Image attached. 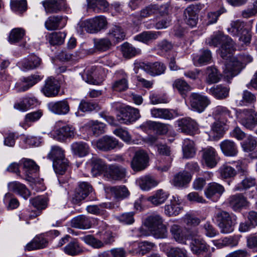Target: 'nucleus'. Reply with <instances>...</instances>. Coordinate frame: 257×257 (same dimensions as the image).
<instances>
[{
	"instance_id": "obj_1",
	"label": "nucleus",
	"mask_w": 257,
	"mask_h": 257,
	"mask_svg": "<svg viewBox=\"0 0 257 257\" xmlns=\"http://www.w3.org/2000/svg\"><path fill=\"white\" fill-rule=\"evenodd\" d=\"M210 46L217 47L221 44L219 49L220 56L223 59L230 58L231 54L234 51V45L232 39L221 32H218L212 35L207 41Z\"/></svg>"
},
{
	"instance_id": "obj_2",
	"label": "nucleus",
	"mask_w": 257,
	"mask_h": 257,
	"mask_svg": "<svg viewBox=\"0 0 257 257\" xmlns=\"http://www.w3.org/2000/svg\"><path fill=\"white\" fill-rule=\"evenodd\" d=\"M163 222L164 219L162 216L154 214L146 219L145 224L155 238H166L168 236V230Z\"/></svg>"
},
{
	"instance_id": "obj_3",
	"label": "nucleus",
	"mask_w": 257,
	"mask_h": 257,
	"mask_svg": "<svg viewBox=\"0 0 257 257\" xmlns=\"http://www.w3.org/2000/svg\"><path fill=\"white\" fill-rule=\"evenodd\" d=\"M65 151L58 146L51 147L47 157L53 161V166L57 174H63L68 166V160L65 157Z\"/></svg>"
},
{
	"instance_id": "obj_4",
	"label": "nucleus",
	"mask_w": 257,
	"mask_h": 257,
	"mask_svg": "<svg viewBox=\"0 0 257 257\" xmlns=\"http://www.w3.org/2000/svg\"><path fill=\"white\" fill-rule=\"evenodd\" d=\"M236 115L238 121L247 128L251 130L257 125V112L253 108L237 110Z\"/></svg>"
},
{
	"instance_id": "obj_5",
	"label": "nucleus",
	"mask_w": 257,
	"mask_h": 257,
	"mask_svg": "<svg viewBox=\"0 0 257 257\" xmlns=\"http://www.w3.org/2000/svg\"><path fill=\"white\" fill-rule=\"evenodd\" d=\"M107 22L105 17L102 16H96L92 19H88L81 22L80 27L89 33L94 34L105 29Z\"/></svg>"
},
{
	"instance_id": "obj_6",
	"label": "nucleus",
	"mask_w": 257,
	"mask_h": 257,
	"mask_svg": "<svg viewBox=\"0 0 257 257\" xmlns=\"http://www.w3.org/2000/svg\"><path fill=\"white\" fill-rule=\"evenodd\" d=\"M214 217L222 233H229L233 231L234 223L228 212L219 210L215 213Z\"/></svg>"
},
{
	"instance_id": "obj_7",
	"label": "nucleus",
	"mask_w": 257,
	"mask_h": 257,
	"mask_svg": "<svg viewBox=\"0 0 257 257\" xmlns=\"http://www.w3.org/2000/svg\"><path fill=\"white\" fill-rule=\"evenodd\" d=\"M140 117L139 110L131 106L122 108L117 115V119L121 123H128L136 121Z\"/></svg>"
},
{
	"instance_id": "obj_8",
	"label": "nucleus",
	"mask_w": 257,
	"mask_h": 257,
	"mask_svg": "<svg viewBox=\"0 0 257 257\" xmlns=\"http://www.w3.org/2000/svg\"><path fill=\"white\" fill-rule=\"evenodd\" d=\"M81 239L86 243L94 248H100L106 244H110L114 241V235L110 232L104 234L103 241L95 238L91 235H87L81 237Z\"/></svg>"
},
{
	"instance_id": "obj_9",
	"label": "nucleus",
	"mask_w": 257,
	"mask_h": 257,
	"mask_svg": "<svg viewBox=\"0 0 257 257\" xmlns=\"http://www.w3.org/2000/svg\"><path fill=\"white\" fill-rule=\"evenodd\" d=\"M243 68L242 63L238 60L237 57L231 58L225 64L224 75L227 78H231L239 74Z\"/></svg>"
},
{
	"instance_id": "obj_10",
	"label": "nucleus",
	"mask_w": 257,
	"mask_h": 257,
	"mask_svg": "<svg viewBox=\"0 0 257 257\" xmlns=\"http://www.w3.org/2000/svg\"><path fill=\"white\" fill-rule=\"evenodd\" d=\"M94 146L100 151L108 152L116 148L118 145V141L114 138L104 136L92 143Z\"/></svg>"
},
{
	"instance_id": "obj_11",
	"label": "nucleus",
	"mask_w": 257,
	"mask_h": 257,
	"mask_svg": "<svg viewBox=\"0 0 257 257\" xmlns=\"http://www.w3.org/2000/svg\"><path fill=\"white\" fill-rule=\"evenodd\" d=\"M210 103L209 98L197 93H192L190 95V105L192 109L198 112H203Z\"/></svg>"
},
{
	"instance_id": "obj_12",
	"label": "nucleus",
	"mask_w": 257,
	"mask_h": 257,
	"mask_svg": "<svg viewBox=\"0 0 257 257\" xmlns=\"http://www.w3.org/2000/svg\"><path fill=\"white\" fill-rule=\"evenodd\" d=\"M41 4L47 14L57 13L67 8L66 0H44Z\"/></svg>"
},
{
	"instance_id": "obj_13",
	"label": "nucleus",
	"mask_w": 257,
	"mask_h": 257,
	"mask_svg": "<svg viewBox=\"0 0 257 257\" xmlns=\"http://www.w3.org/2000/svg\"><path fill=\"white\" fill-rule=\"evenodd\" d=\"M101 71L97 70L95 66L87 67L83 75V79L87 83L93 85H100L103 80L100 74Z\"/></svg>"
},
{
	"instance_id": "obj_14",
	"label": "nucleus",
	"mask_w": 257,
	"mask_h": 257,
	"mask_svg": "<svg viewBox=\"0 0 257 257\" xmlns=\"http://www.w3.org/2000/svg\"><path fill=\"white\" fill-rule=\"evenodd\" d=\"M148 161L149 157L147 153L143 150H139L136 152L131 166L134 171H141L147 167Z\"/></svg>"
},
{
	"instance_id": "obj_15",
	"label": "nucleus",
	"mask_w": 257,
	"mask_h": 257,
	"mask_svg": "<svg viewBox=\"0 0 257 257\" xmlns=\"http://www.w3.org/2000/svg\"><path fill=\"white\" fill-rule=\"evenodd\" d=\"M74 134L75 128L70 125L55 128L51 133L53 138L60 142L64 141L68 138H73Z\"/></svg>"
},
{
	"instance_id": "obj_16",
	"label": "nucleus",
	"mask_w": 257,
	"mask_h": 257,
	"mask_svg": "<svg viewBox=\"0 0 257 257\" xmlns=\"http://www.w3.org/2000/svg\"><path fill=\"white\" fill-rule=\"evenodd\" d=\"M137 66L153 76L162 74L166 70L165 66L163 63L158 62L153 63H140L137 64Z\"/></svg>"
},
{
	"instance_id": "obj_17",
	"label": "nucleus",
	"mask_w": 257,
	"mask_h": 257,
	"mask_svg": "<svg viewBox=\"0 0 257 257\" xmlns=\"http://www.w3.org/2000/svg\"><path fill=\"white\" fill-rule=\"evenodd\" d=\"M224 187L215 182L210 183L208 184L205 190V195L207 198L216 201L224 192Z\"/></svg>"
},
{
	"instance_id": "obj_18",
	"label": "nucleus",
	"mask_w": 257,
	"mask_h": 257,
	"mask_svg": "<svg viewBox=\"0 0 257 257\" xmlns=\"http://www.w3.org/2000/svg\"><path fill=\"white\" fill-rule=\"evenodd\" d=\"M41 80L40 75L34 74L23 78L20 82L16 83L15 87L19 92L25 91L34 86Z\"/></svg>"
},
{
	"instance_id": "obj_19",
	"label": "nucleus",
	"mask_w": 257,
	"mask_h": 257,
	"mask_svg": "<svg viewBox=\"0 0 257 257\" xmlns=\"http://www.w3.org/2000/svg\"><path fill=\"white\" fill-rule=\"evenodd\" d=\"M104 176L109 180H120L125 177V169L116 165H110L104 172Z\"/></svg>"
},
{
	"instance_id": "obj_20",
	"label": "nucleus",
	"mask_w": 257,
	"mask_h": 257,
	"mask_svg": "<svg viewBox=\"0 0 257 257\" xmlns=\"http://www.w3.org/2000/svg\"><path fill=\"white\" fill-rule=\"evenodd\" d=\"M202 158L205 164L210 168L214 167L218 161L217 153L212 147H208L203 149Z\"/></svg>"
},
{
	"instance_id": "obj_21",
	"label": "nucleus",
	"mask_w": 257,
	"mask_h": 257,
	"mask_svg": "<svg viewBox=\"0 0 257 257\" xmlns=\"http://www.w3.org/2000/svg\"><path fill=\"white\" fill-rule=\"evenodd\" d=\"M41 63L40 58L35 55H31L25 58L19 63V66L24 71L35 69Z\"/></svg>"
},
{
	"instance_id": "obj_22",
	"label": "nucleus",
	"mask_w": 257,
	"mask_h": 257,
	"mask_svg": "<svg viewBox=\"0 0 257 257\" xmlns=\"http://www.w3.org/2000/svg\"><path fill=\"white\" fill-rule=\"evenodd\" d=\"M59 86L56 80L54 78H48L45 82L42 91L47 97H54L58 94Z\"/></svg>"
},
{
	"instance_id": "obj_23",
	"label": "nucleus",
	"mask_w": 257,
	"mask_h": 257,
	"mask_svg": "<svg viewBox=\"0 0 257 257\" xmlns=\"http://www.w3.org/2000/svg\"><path fill=\"white\" fill-rule=\"evenodd\" d=\"M193 238L190 244L191 251L195 254L199 255L208 250V247L205 241L197 236L196 233H193Z\"/></svg>"
},
{
	"instance_id": "obj_24",
	"label": "nucleus",
	"mask_w": 257,
	"mask_h": 257,
	"mask_svg": "<svg viewBox=\"0 0 257 257\" xmlns=\"http://www.w3.org/2000/svg\"><path fill=\"white\" fill-rule=\"evenodd\" d=\"M216 118L223 125L229 123L233 119L231 112L227 108L221 106H217L214 112Z\"/></svg>"
},
{
	"instance_id": "obj_25",
	"label": "nucleus",
	"mask_w": 257,
	"mask_h": 257,
	"mask_svg": "<svg viewBox=\"0 0 257 257\" xmlns=\"http://www.w3.org/2000/svg\"><path fill=\"white\" fill-rule=\"evenodd\" d=\"M65 22L62 16H51L48 18L45 22V27L49 31L55 30L63 28Z\"/></svg>"
},
{
	"instance_id": "obj_26",
	"label": "nucleus",
	"mask_w": 257,
	"mask_h": 257,
	"mask_svg": "<svg viewBox=\"0 0 257 257\" xmlns=\"http://www.w3.org/2000/svg\"><path fill=\"white\" fill-rule=\"evenodd\" d=\"M196 11L197 7L193 5L189 6L184 11L185 21L188 25L191 27H194L197 24L198 15Z\"/></svg>"
},
{
	"instance_id": "obj_27",
	"label": "nucleus",
	"mask_w": 257,
	"mask_h": 257,
	"mask_svg": "<svg viewBox=\"0 0 257 257\" xmlns=\"http://www.w3.org/2000/svg\"><path fill=\"white\" fill-rule=\"evenodd\" d=\"M92 190V187L90 184L86 182H81L74 194L73 199L75 200L76 202H79L88 196Z\"/></svg>"
},
{
	"instance_id": "obj_28",
	"label": "nucleus",
	"mask_w": 257,
	"mask_h": 257,
	"mask_svg": "<svg viewBox=\"0 0 257 257\" xmlns=\"http://www.w3.org/2000/svg\"><path fill=\"white\" fill-rule=\"evenodd\" d=\"M178 125L181 132L190 135L198 128L197 123L190 118H184L179 120Z\"/></svg>"
},
{
	"instance_id": "obj_29",
	"label": "nucleus",
	"mask_w": 257,
	"mask_h": 257,
	"mask_svg": "<svg viewBox=\"0 0 257 257\" xmlns=\"http://www.w3.org/2000/svg\"><path fill=\"white\" fill-rule=\"evenodd\" d=\"M48 107L51 111L59 115L66 114L70 110L69 104L65 100L51 102L48 104Z\"/></svg>"
},
{
	"instance_id": "obj_30",
	"label": "nucleus",
	"mask_w": 257,
	"mask_h": 257,
	"mask_svg": "<svg viewBox=\"0 0 257 257\" xmlns=\"http://www.w3.org/2000/svg\"><path fill=\"white\" fill-rule=\"evenodd\" d=\"M182 209L178 199L173 197L170 200V204L164 206V213L168 216L178 215Z\"/></svg>"
},
{
	"instance_id": "obj_31",
	"label": "nucleus",
	"mask_w": 257,
	"mask_h": 257,
	"mask_svg": "<svg viewBox=\"0 0 257 257\" xmlns=\"http://www.w3.org/2000/svg\"><path fill=\"white\" fill-rule=\"evenodd\" d=\"M191 179L190 174L186 171L178 173L174 175L171 183L175 187H183L188 184Z\"/></svg>"
},
{
	"instance_id": "obj_32",
	"label": "nucleus",
	"mask_w": 257,
	"mask_h": 257,
	"mask_svg": "<svg viewBox=\"0 0 257 257\" xmlns=\"http://www.w3.org/2000/svg\"><path fill=\"white\" fill-rule=\"evenodd\" d=\"M137 183L141 189L148 191L158 185L159 182L151 176H144L137 180Z\"/></svg>"
},
{
	"instance_id": "obj_33",
	"label": "nucleus",
	"mask_w": 257,
	"mask_h": 257,
	"mask_svg": "<svg viewBox=\"0 0 257 257\" xmlns=\"http://www.w3.org/2000/svg\"><path fill=\"white\" fill-rule=\"evenodd\" d=\"M8 187L9 190L17 193L25 199H27L31 195L30 191L26 186L19 182L14 181L9 183Z\"/></svg>"
},
{
	"instance_id": "obj_34",
	"label": "nucleus",
	"mask_w": 257,
	"mask_h": 257,
	"mask_svg": "<svg viewBox=\"0 0 257 257\" xmlns=\"http://www.w3.org/2000/svg\"><path fill=\"white\" fill-rule=\"evenodd\" d=\"M169 194L163 189H159L152 196L149 197L147 200L155 206L163 204L168 199Z\"/></svg>"
},
{
	"instance_id": "obj_35",
	"label": "nucleus",
	"mask_w": 257,
	"mask_h": 257,
	"mask_svg": "<svg viewBox=\"0 0 257 257\" xmlns=\"http://www.w3.org/2000/svg\"><path fill=\"white\" fill-rule=\"evenodd\" d=\"M90 164L91 173L94 176H96L102 172L104 173L108 168L101 159L97 157H93L91 159Z\"/></svg>"
},
{
	"instance_id": "obj_36",
	"label": "nucleus",
	"mask_w": 257,
	"mask_h": 257,
	"mask_svg": "<svg viewBox=\"0 0 257 257\" xmlns=\"http://www.w3.org/2000/svg\"><path fill=\"white\" fill-rule=\"evenodd\" d=\"M85 126L96 136H98L105 132V125L97 120H90L85 124Z\"/></svg>"
},
{
	"instance_id": "obj_37",
	"label": "nucleus",
	"mask_w": 257,
	"mask_h": 257,
	"mask_svg": "<svg viewBox=\"0 0 257 257\" xmlns=\"http://www.w3.org/2000/svg\"><path fill=\"white\" fill-rule=\"evenodd\" d=\"M228 203L233 210H236L246 206L247 201L242 194H238L231 196L228 198Z\"/></svg>"
},
{
	"instance_id": "obj_38",
	"label": "nucleus",
	"mask_w": 257,
	"mask_h": 257,
	"mask_svg": "<svg viewBox=\"0 0 257 257\" xmlns=\"http://www.w3.org/2000/svg\"><path fill=\"white\" fill-rule=\"evenodd\" d=\"M223 153L227 156H234L237 153V147L233 141L225 140L220 144Z\"/></svg>"
},
{
	"instance_id": "obj_39",
	"label": "nucleus",
	"mask_w": 257,
	"mask_h": 257,
	"mask_svg": "<svg viewBox=\"0 0 257 257\" xmlns=\"http://www.w3.org/2000/svg\"><path fill=\"white\" fill-rule=\"evenodd\" d=\"M71 147L73 154L79 157H84L89 152V147L85 143L75 142L71 145Z\"/></svg>"
},
{
	"instance_id": "obj_40",
	"label": "nucleus",
	"mask_w": 257,
	"mask_h": 257,
	"mask_svg": "<svg viewBox=\"0 0 257 257\" xmlns=\"http://www.w3.org/2000/svg\"><path fill=\"white\" fill-rule=\"evenodd\" d=\"M160 34L159 32L145 31L136 36L135 40L144 43H148L156 39Z\"/></svg>"
},
{
	"instance_id": "obj_41",
	"label": "nucleus",
	"mask_w": 257,
	"mask_h": 257,
	"mask_svg": "<svg viewBox=\"0 0 257 257\" xmlns=\"http://www.w3.org/2000/svg\"><path fill=\"white\" fill-rule=\"evenodd\" d=\"M229 89L221 85L211 88L209 93L217 99H223L228 96Z\"/></svg>"
},
{
	"instance_id": "obj_42",
	"label": "nucleus",
	"mask_w": 257,
	"mask_h": 257,
	"mask_svg": "<svg viewBox=\"0 0 257 257\" xmlns=\"http://www.w3.org/2000/svg\"><path fill=\"white\" fill-rule=\"evenodd\" d=\"M71 223L72 227L80 229H87L91 226L89 219L84 215L74 217L72 219Z\"/></svg>"
},
{
	"instance_id": "obj_43",
	"label": "nucleus",
	"mask_w": 257,
	"mask_h": 257,
	"mask_svg": "<svg viewBox=\"0 0 257 257\" xmlns=\"http://www.w3.org/2000/svg\"><path fill=\"white\" fill-rule=\"evenodd\" d=\"M64 251L69 255L75 256L82 253L83 250L77 241L73 240L64 248Z\"/></svg>"
},
{
	"instance_id": "obj_44",
	"label": "nucleus",
	"mask_w": 257,
	"mask_h": 257,
	"mask_svg": "<svg viewBox=\"0 0 257 257\" xmlns=\"http://www.w3.org/2000/svg\"><path fill=\"white\" fill-rule=\"evenodd\" d=\"M182 150L183 157L185 158H192L196 153V149L193 141L188 139L184 140Z\"/></svg>"
},
{
	"instance_id": "obj_45",
	"label": "nucleus",
	"mask_w": 257,
	"mask_h": 257,
	"mask_svg": "<svg viewBox=\"0 0 257 257\" xmlns=\"http://www.w3.org/2000/svg\"><path fill=\"white\" fill-rule=\"evenodd\" d=\"M244 27V23L240 20L232 21L230 23V27L227 28V31L232 36H240L243 30H246Z\"/></svg>"
},
{
	"instance_id": "obj_46",
	"label": "nucleus",
	"mask_w": 257,
	"mask_h": 257,
	"mask_svg": "<svg viewBox=\"0 0 257 257\" xmlns=\"http://www.w3.org/2000/svg\"><path fill=\"white\" fill-rule=\"evenodd\" d=\"M88 6L92 8L96 13L104 12L108 9V3L105 0H94L91 2L90 0H87Z\"/></svg>"
},
{
	"instance_id": "obj_47",
	"label": "nucleus",
	"mask_w": 257,
	"mask_h": 257,
	"mask_svg": "<svg viewBox=\"0 0 257 257\" xmlns=\"http://www.w3.org/2000/svg\"><path fill=\"white\" fill-rule=\"evenodd\" d=\"M206 73L205 81L207 84L217 83L220 79V75L217 69L215 67H208L206 68Z\"/></svg>"
},
{
	"instance_id": "obj_48",
	"label": "nucleus",
	"mask_w": 257,
	"mask_h": 257,
	"mask_svg": "<svg viewBox=\"0 0 257 257\" xmlns=\"http://www.w3.org/2000/svg\"><path fill=\"white\" fill-rule=\"evenodd\" d=\"M170 232L174 239L179 243H185L186 236L182 228L177 224H173L170 227Z\"/></svg>"
},
{
	"instance_id": "obj_49",
	"label": "nucleus",
	"mask_w": 257,
	"mask_h": 257,
	"mask_svg": "<svg viewBox=\"0 0 257 257\" xmlns=\"http://www.w3.org/2000/svg\"><path fill=\"white\" fill-rule=\"evenodd\" d=\"M108 36L110 39L114 42L122 41L125 37L122 29L117 26L112 27L109 30Z\"/></svg>"
},
{
	"instance_id": "obj_50",
	"label": "nucleus",
	"mask_w": 257,
	"mask_h": 257,
	"mask_svg": "<svg viewBox=\"0 0 257 257\" xmlns=\"http://www.w3.org/2000/svg\"><path fill=\"white\" fill-rule=\"evenodd\" d=\"M173 86L183 97H185L186 95V94L191 89L190 86L185 80L181 79L175 80L173 84Z\"/></svg>"
},
{
	"instance_id": "obj_51",
	"label": "nucleus",
	"mask_w": 257,
	"mask_h": 257,
	"mask_svg": "<svg viewBox=\"0 0 257 257\" xmlns=\"http://www.w3.org/2000/svg\"><path fill=\"white\" fill-rule=\"evenodd\" d=\"M25 35V31L22 28L13 29L9 36V42L11 44H15L20 42Z\"/></svg>"
},
{
	"instance_id": "obj_52",
	"label": "nucleus",
	"mask_w": 257,
	"mask_h": 257,
	"mask_svg": "<svg viewBox=\"0 0 257 257\" xmlns=\"http://www.w3.org/2000/svg\"><path fill=\"white\" fill-rule=\"evenodd\" d=\"M153 117L170 119L173 118V114L168 109L154 108L151 110Z\"/></svg>"
},
{
	"instance_id": "obj_53",
	"label": "nucleus",
	"mask_w": 257,
	"mask_h": 257,
	"mask_svg": "<svg viewBox=\"0 0 257 257\" xmlns=\"http://www.w3.org/2000/svg\"><path fill=\"white\" fill-rule=\"evenodd\" d=\"M21 162L23 165V169L27 175L36 173L39 169L38 166L31 159H23Z\"/></svg>"
},
{
	"instance_id": "obj_54",
	"label": "nucleus",
	"mask_w": 257,
	"mask_h": 257,
	"mask_svg": "<svg viewBox=\"0 0 257 257\" xmlns=\"http://www.w3.org/2000/svg\"><path fill=\"white\" fill-rule=\"evenodd\" d=\"M123 56L126 58H132L140 53L139 49H137L128 43H124L121 47Z\"/></svg>"
},
{
	"instance_id": "obj_55",
	"label": "nucleus",
	"mask_w": 257,
	"mask_h": 257,
	"mask_svg": "<svg viewBox=\"0 0 257 257\" xmlns=\"http://www.w3.org/2000/svg\"><path fill=\"white\" fill-rule=\"evenodd\" d=\"M165 252L168 257H188L187 250L178 247H170Z\"/></svg>"
},
{
	"instance_id": "obj_56",
	"label": "nucleus",
	"mask_w": 257,
	"mask_h": 257,
	"mask_svg": "<svg viewBox=\"0 0 257 257\" xmlns=\"http://www.w3.org/2000/svg\"><path fill=\"white\" fill-rule=\"evenodd\" d=\"M219 173L221 178L224 179L233 178L237 174L235 169L227 164H224L219 168Z\"/></svg>"
},
{
	"instance_id": "obj_57",
	"label": "nucleus",
	"mask_w": 257,
	"mask_h": 257,
	"mask_svg": "<svg viewBox=\"0 0 257 257\" xmlns=\"http://www.w3.org/2000/svg\"><path fill=\"white\" fill-rule=\"evenodd\" d=\"M66 34L65 32H54L49 36V41L51 45H61L64 42Z\"/></svg>"
},
{
	"instance_id": "obj_58",
	"label": "nucleus",
	"mask_w": 257,
	"mask_h": 257,
	"mask_svg": "<svg viewBox=\"0 0 257 257\" xmlns=\"http://www.w3.org/2000/svg\"><path fill=\"white\" fill-rule=\"evenodd\" d=\"M110 192L117 198H123L130 195V192L125 186L112 187L110 188Z\"/></svg>"
},
{
	"instance_id": "obj_59",
	"label": "nucleus",
	"mask_w": 257,
	"mask_h": 257,
	"mask_svg": "<svg viewBox=\"0 0 257 257\" xmlns=\"http://www.w3.org/2000/svg\"><path fill=\"white\" fill-rule=\"evenodd\" d=\"M111 41L106 38L96 40L94 41V47L99 51H105L108 50L112 45Z\"/></svg>"
},
{
	"instance_id": "obj_60",
	"label": "nucleus",
	"mask_w": 257,
	"mask_h": 257,
	"mask_svg": "<svg viewBox=\"0 0 257 257\" xmlns=\"http://www.w3.org/2000/svg\"><path fill=\"white\" fill-rule=\"evenodd\" d=\"M255 185V179L254 178L246 177L240 184L236 186L234 189L236 191H241L243 189H247L254 186Z\"/></svg>"
},
{
	"instance_id": "obj_61",
	"label": "nucleus",
	"mask_w": 257,
	"mask_h": 257,
	"mask_svg": "<svg viewBox=\"0 0 257 257\" xmlns=\"http://www.w3.org/2000/svg\"><path fill=\"white\" fill-rule=\"evenodd\" d=\"M11 7L13 11L23 12L27 9L26 0H16L11 2Z\"/></svg>"
},
{
	"instance_id": "obj_62",
	"label": "nucleus",
	"mask_w": 257,
	"mask_h": 257,
	"mask_svg": "<svg viewBox=\"0 0 257 257\" xmlns=\"http://www.w3.org/2000/svg\"><path fill=\"white\" fill-rule=\"evenodd\" d=\"M97 107V103L82 100L79 105L78 109L82 112H89L96 109Z\"/></svg>"
},
{
	"instance_id": "obj_63",
	"label": "nucleus",
	"mask_w": 257,
	"mask_h": 257,
	"mask_svg": "<svg viewBox=\"0 0 257 257\" xmlns=\"http://www.w3.org/2000/svg\"><path fill=\"white\" fill-rule=\"evenodd\" d=\"M159 7L157 5H150L142 10L140 13L141 18H145L158 13Z\"/></svg>"
},
{
	"instance_id": "obj_64",
	"label": "nucleus",
	"mask_w": 257,
	"mask_h": 257,
	"mask_svg": "<svg viewBox=\"0 0 257 257\" xmlns=\"http://www.w3.org/2000/svg\"><path fill=\"white\" fill-rule=\"evenodd\" d=\"M257 14V0H252L248 9L242 11V16L244 18H248Z\"/></svg>"
}]
</instances>
